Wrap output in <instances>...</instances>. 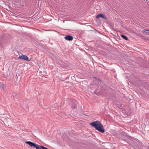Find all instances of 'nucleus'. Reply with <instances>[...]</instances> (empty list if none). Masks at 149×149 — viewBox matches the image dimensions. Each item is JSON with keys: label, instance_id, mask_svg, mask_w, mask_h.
<instances>
[{"label": "nucleus", "instance_id": "nucleus-1", "mask_svg": "<svg viewBox=\"0 0 149 149\" xmlns=\"http://www.w3.org/2000/svg\"><path fill=\"white\" fill-rule=\"evenodd\" d=\"M90 124L99 132L102 133L105 132L102 125L99 121H96L90 123Z\"/></svg>", "mask_w": 149, "mask_h": 149}, {"label": "nucleus", "instance_id": "nucleus-2", "mask_svg": "<svg viewBox=\"0 0 149 149\" xmlns=\"http://www.w3.org/2000/svg\"><path fill=\"white\" fill-rule=\"evenodd\" d=\"M25 143L31 147L36 148V149H48L43 146L36 144L31 141H26Z\"/></svg>", "mask_w": 149, "mask_h": 149}, {"label": "nucleus", "instance_id": "nucleus-3", "mask_svg": "<svg viewBox=\"0 0 149 149\" xmlns=\"http://www.w3.org/2000/svg\"><path fill=\"white\" fill-rule=\"evenodd\" d=\"M18 59H23L26 60L27 61H29L30 60L29 58L28 57L24 55H22L20 56L18 58Z\"/></svg>", "mask_w": 149, "mask_h": 149}, {"label": "nucleus", "instance_id": "nucleus-4", "mask_svg": "<svg viewBox=\"0 0 149 149\" xmlns=\"http://www.w3.org/2000/svg\"><path fill=\"white\" fill-rule=\"evenodd\" d=\"M65 39L67 40L71 41L73 39V37L71 36L68 35L64 37Z\"/></svg>", "mask_w": 149, "mask_h": 149}, {"label": "nucleus", "instance_id": "nucleus-5", "mask_svg": "<svg viewBox=\"0 0 149 149\" xmlns=\"http://www.w3.org/2000/svg\"><path fill=\"white\" fill-rule=\"evenodd\" d=\"M101 17L103 18H104V19H107V17L106 16L103 14H98L97 17L96 18H98L99 17Z\"/></svg>", "mask_w": 149, "mask_h": 149}, {"label": "nucleus", "instance_id": "nucleus-6", "mask_svg": "<svg viewBox=\"0 0 149 149\" xmlns=\"http://www.w3.org/2000/svg\"><path fill=\"white\" fill-rule=\"evenodd\" d=\"M142 32L144 34L149 35V30H145L143 31Z\"/></svg>", "mask_w": 149, "mask_h": 149}, {"label": "nucleus", "instance_id": "nucleus-7", "mask_svg": "<svg viewBox=\"0 0 149 149\" xmlns=\"http://www.w3.org/2000/svg\"><path fill=\"white\" fill-rule=\"evenodd\" d=\"M121 36L125 40H128V38L126 36L123 35H121Z\"/></svg>", "mask_w": 149, "mask_h": 149}, {"label": "nucleus", "instance_id": "nucleus-8", "mask_svg": "<svg viewBox=\"0 0 149 149\" xmlns=\"http://www.w3.org/2000/svg\"><path fill=\"white\" fill-rule=\"evenodd\" d=\"M77 107V105L74 104H73L72 105V107L74 109L76 108Z\"/></svg>", "mask_w": 149, "mask_h": 149}, {"label": "nucleus", "instance_id": "nucleus-9", "mask_svg": "<svg viewBox=\"0 0 149 149\" xmlns=\"http://www.w3.org/2000/svg\"><path fill=\"white\" fill-rule=\"evenodd\" d=\"M1 88L3 89H4V85H3V86H2V87H1Z\"/></svg>", "mask_w": 149, "mask_h": 149}]
</instances>
